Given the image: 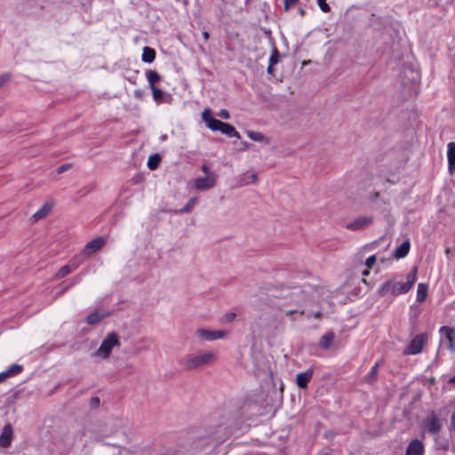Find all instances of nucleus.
<instances>
[{
	"label": "nucleus",
	"mask_w": 455,
	"mask_h": 455,
	"mask_svg": "<svg viewBox=\"0 0 455 455\" xmlns=\"http://www.w3.org/2000/svg\"><path fill=\"white\" fill-rule=\"evenodd\" d=\"M202 119L205 123L206 126L212 132H220L229 137L236 139L240 138L239 133L235 131L233 125L214 118L212 110L208 108H204L203 111Z\"/></svg>",
	"instance_id": "nucleus-1"
},
{
	"label": "nucleus",
	"mask_w": 455,
	"mask_h": 455,
	"mask_svg": "<svg viewBox=\"0 0 455 455\" xmlns=\"http://www.w3.org/2000/svg\"><path fill=\"white\" fill-rule=\"evenodd\" d=\"M120 346L119 336L116 333H108L101 341L100 347L95 351L94 356L100 359L109 357L112 350Z\"/></svg>",
	"instance_id": "nucleus-2"
},
{
	"label": "nucleus",
	"mask_w": 455,
	"mask_h": 455,
	"mask_svg": "<svg viewBox=\"0 0 455 455\" xmlns=\"http://www.w3.org/2000/svg\"><path fill=\"white\" fill-rule=\"evenodd\" d=\"M215 353L213 351H205L197 355H190L186 360V366L188 368H196L202 365L210 363L215 359Z\"/></svg>",
	"instance_id": "nucleus-3"
},
{
	"label": "nucleus",
	"mask_w": 455,
	"mask_h": 455,
	"mask_svg": "<svg viewBox=\"0 0 455 455\" xmlns=\"http://www.w3.org/2000/svg\"><path fill=\"white\" fill-rule=\"evenodd\" d=\"M217 180L216 174H208L207 176L198 177L190 181L194 189L208 190L215 187Z\"/></svg>",
	"instance_id": "nucleus-4"
},
{
	"label": "nucleus",
	"mask_w": 455,
	"mask_h": 455,
	"mask_svg": "<svg viewBox=\"0 0 455 455\" xmlns=\"http://www.w3.org/2000/svg\"><path fill=\"white\" fill-rule=\"evenodd\" d=\"M228 331L226 330H215L211 331L207 329H198L196 331V336L201 340L212 341L216 339H221L228 337Z\"/></svg>",
	"instance_id": "nucleus-5"
},
{
	"label": "nucleus",
	"mask_w": 455,
	"mask_h": 455,
	"mask_svg": "<svg viewBox=\"0 0 455 455\" xmlns=\"http://www.w3.org/2000/svg\"><path fill=\"white\" fill-rule=\"evenodd\" d=\"M427 339V336L424 333L416 335L411 339L409 345L404 349L403 353L405 355H417L420 353L423 349L424 345L426 344Z\"/></svg>",
	"instance_id": "nucleus-6"
},
{
	"label": "nucleus",
	"mask_w": 455,
	"mask_h": 455,
	"mask_svg": "<svg viewBox=\"0 0 455 455\" xmlns=\"http://www.w3.org/2000/svg\"><path fill=\"white\" fill-rule=\"evenodd\" d=\"M106 244V240L102 236H98L88 242L82 250V255L89 257L98 251L101 250Z\"/></svg>",
	"instance_id": "nucleus-7"
},
{
	"label": "nucleus",
	"mask_w": 455,
	"mask_h": 455,
	"mask_svg": "<svg viewBox=\"0 0 455 455\" xmlns=\"http://www.w3.org/2000/svg\"><path fill=\"white\" fill-rule=\"evenodd\" d=\"M403 74L404 79L407 80L408 82L418 83L421 77L419 63L417 61L412 62L408 68H403Z\"/></svg>",
	"instance_id": "nucleus-8"
},
{
	"label": "nucleus",
	"mask_w": 455,
	"mask_h": 455,
	"mask_svg": "<svg viewBox=\"0 0 455 455\" xmlns=\"http://www.w3.org/2000/svg\"><path fill=\"white\" fill-rule=\"evenodd\" d=\"M440 333L448 340V347L450 351L453 353L455 351V329L449 326H443L440 328Z\"/></svg>",
	"instance_id": "nucleus-9"
},
{
	"label": "nucleus",
	"mask_w": 455,
	"mask_h": 455,
	"mask_svg": "<svg viewBox=\"0 0 455 455\" xmlns=\"http://www.w3.org/2000/svg\"><path fill=\"white\" fill-rule=\"evenodd\" d=\"M110 313L103 308H98L90 315H88L86 318V322L89 324H95L104 318L108 317Z\"/></svg>",
	"instance_id": "nucleus-10"
},
{
	"label": "nucleus",
	"mask_w": 455,
	"mask_h": 455,
	"mask_svg": "<svg viewBox=\"0 0 455 455\" xmlns=\"http://www.w3.org/2000/svg\"><path fill=\"white\" fill-rule=\"evenodd\" d=\"M12 440V427L10 424L4 427L0 434V446L8 447Z\"/></svg>",
	"instance_id": "nucleus-11"
},
{
	"label": "nucleus",
	"mask_w": 455,
	"mask_h": 455,
	"mask_svg": "<svg viewBox=\"0 0 455 455\" xmlns=\"http://www.w3.org/2000/svg\"><path fill=\"white\" fill-rule=\"evenodd\" d=\"M448 172L452 174L455 172V142L447 144Z\"/></svg>",
	"instance_id": "nucleus-12"
},
{
	"label": "nucleus",
	"mask_w": 455,
	"mask_h": 455,
	"mask_svg": "<svg viewBox=\"0 0 455 455\" xmlns=\"http://www.w3.org/2000/svg\"><path fill=\"white\" fill-rule=\"evenodd\" d=\"M145 76L150 90L158 87L157 84L161 81V76L158 72L153 69H148L145 72Z\"/></svg>",
	"instance_id": "nucleus-13"
},
{
	"label": "nucleus",
	"mask_w": 455,
	"mask_h": 455,
	"mask_svg": "<svg viewBox=\"0 0 455 455\" xmlns=\"http://www.w3.org/2000/svg\"><path fill=\"white\" fill-rule=\"evenodd\" d=\"M417 273L418 269L417 267H413L411 271L407 275V281L406 283L400 284V293L402 292H407L413 286L417 280Z\"/></svg>",
	"instance_id": "nucleus-14"
},
{
	"label": "nucleus",
	"mask_w": 455,
	"mask_h": 455,
	"mask_svg": "<svg viewBox=\"0 0 455 455\" xmlns=\"http://www.w3.org/2000/svg\"><path fill=\"white\" fill-rule=\"evenodd\" d=\"M312 376L313 371L311 370H307L303 372H300L296 376V384L300 388H306L308 382L311 380Z\"/></svg>",
	"instance_id": "nucleus-15"
},
{
	"label": "nucleus",
	"mask_w": 455,
	"mask_h": 455,
	"mask_svg": "<svg viewBox=\"0 0 455 455\" xmlns=\"http://www.w3.org/2000/svg\"><path fill=\"white\" fill-rule=\"evenodd\" d=\"M152 97L156 105H160L164 102H168L169 99H171L170 95H167L162 89L159 87L153 88L151 90Z\"/></svg>",
	"instance_id": "nucleus-16"
},
{
	"label": "nucleus",
	"mask_w": 455,
	"mask_h": 455,
	"mask_svg": "<svg viewBox=\"0 0 455 455\" xmlns=\"http://www.w3.org/2000/svg\"><path fill=\"white\" fill-rule=\"evenodd\" d=\"M442 427V422L439 419H437L435 416L431 415L425 423V427L430 432V433H436L440 430Z\"/></svg>",
	"instance_id": "nucleus-17"
},
{
	"label": "nucleus",
	"mask_w": 455,
	"mask_h": 455,
	"mask_svg": "<svg viewBox=\"0 0 455 455\" xmlns=\"http://www.w3.org/2000/svg\"><path fill=\"white\" fill-rule=\"evenodd\" d=\"M424 447L421 442L418 440H413L410 443L406 455H423Z\"/></svg>",
	"instance_id": "nucleus-18"
},
{
	"label": "nucleus",
	"mask_w": 455,
	"mask_h": 455,
	"mask_svg": "<svg viewBox=\"0 0 455 455\" xmlns=\"http://www.w3.org/2000/svg\"><path fill=\"white\" fill-rule=\"evenodd\" d=\"M52 208V204L45 203L44 204L40 209H38L32 216V219L34 221H37L39 220H42L45 218L51 212Z\"/></svg>",
	"instance_id": "nucleus-19"
},
{
	"label": "nucleus",
	"mask_w": 455,
	"mask_h": 455,
	"mask_svg": "<svg viewBox=\"0 0 455 455\" xmlns=\"http://www.w3.org/2000/svg\"><path fill=\"white\" fill-rule=\"evenodd\" d=\"M428 285L425 283H420L417 287L416 300L418 302H423L427 296Z\"/></svg>",
	"instance_id": "nucleus-20"
},
{
	"label": "nucleus",
	"mask_w": 455,
	"mask_h": 455,
	"mask_svg": "<svg viewBox=\"0 0 455 455\" xmlns=\"http://www.w3.org/2000/svg\"><path fill=\"white\" fill-rule=\"evenodd\" d=\"M156 59V52L154 49L150 47H144L142 55H141V60L146 63H152Z\"/></svg>",
	"instance_id": "nucleus-21"
},
{
	"label": "nucleus",
	"mask_w": 455,
	"mask_h": 455,
	"mask_svg": "<svg viewBox=\"0 0 455 455\" xmlns=\"http://www.w3.org/2000/svg\"><path fill=\"white\" fill-rule=\"evenodd\" d=\"M334 340V333L328 332L323 335L320 339L319 345L324 349H328L331 347Z\"/></svg>",
	"instance_id": "nucleus-22"
},
{
	"label": "nucleus",
	"mask_w": 455,
	"mask_h": 455,
	"mask_svg": "<svg viewBox=\"0 0 455 455\" xmlns=\"http://www.w3.org/2000/svg\"><path fill=\"white\" fill-rule=\"evenodd\" d=\"M246 134L253 141L266 142V143L268 142V140H267L266 136L259 132L247 131Z\"/></svg>",
	"instance_id": "nucleus-23"
},
{
	"label": "nucleus",
	"mask_w": 455,
	"mask_h": 455,
	"mask_svg": "<svg viewBox=\"0 0 455 455\" xmlns=\"http://www.w3.org/2000/svg\"><path fill=\"white\" fill-rule=\"evenodd\" d=\"M160 161H161V158H160L159 155L155 154L148 157L147 165L149 170L153 171L158 167Z\"/></svg>",
	"instance_id": "nucleus-24"
},
{
	"label": "nucleus",
	"mask_w": 455,
	"mask_h": 455,
	"mask_svg": "<svg viewBox=\"0 0 455 455\" xmlns=\"http://www.w3.org/2000/svg\"><path fill=\"white\" fill-rule=\"evenodd\" d=\"M369 222L370 220H367L366 218H361L347 225V228L351 229H359L366 226Z\"/></svg>",
	"instance_id": "nucleus-25"
},
{
	"label": "nucleus",
	"mask_w": 455,
	"mask_h": 455,
	"mask_svg": "<svg viewBox=\"0 0 455 455\" xmlns=\"http://www.w3.org/2000/svg\"><path fill=\"white\" fill-rule=\"evenodd\" d=\"M235 317L236 314L235 312H227L221 316L220 322L222 323H231L235 319Z\"/></svg>",
	"instance_id": "nucleus-26"
},
{
	"label": "nucleus",
	"mask_w": 455,
	"mask_h": 455,
	"mask_svg": "<svg viewBox=\"0 0 455 455\" xmlns=\"http://www.w3.org/2000/svg\"><path fill=\"white\" fill-rule=\"evenodd\" d=\"M410 247L411 244L409 240H406L400 244V258H403L408 254Z\"/></svg>",
	"instance_id": "nucleus-27"
},
{
	"label": "nucleus",
	"mask_w": 455,
	"mask_h": 455,
	"mask_svg": "<svg viewBox=\"0 0 455 455\" xmlns=\"http://www.w3.org/2000/svg\"><path fill=\"white\" fill-rule=\"evenodd\" d=\"M72 271V267L68 265L63 266L57 274V278H61Z\"/></svg>",
	"instance_id": "nucleus-28"
},
{
	"label": "nucleus",
	"mask_w": 455,
	"mask_h": 455,
	"mask_svg": "<svg viewBox=\"0 0 455 455\" xmlns=\"http://www.w3.org/2000/svg\"><path fill=\"white\" fill-rule=\"evenodd\" d=\"M21 369L22 368L20 365L12 364L7 369V371L9 372L10 377H12V376H14V375H17L18 373H20L21 371Z\"/></svg>",
	"instance_id": "nucleus-29"
},
{
	"label": "nucleus",
	"mask_w": 455,
	"mask_h": 455,
	"mask_svg": "<svg viewBox=\"0 0 455 455\" xmlns=\"http://www.w3.org/2000/svg\"><path fill=\"white\" fill-rule=\"evenodd\" d=\"M197 199L196 197L190 198L188 202L187 203L186 206L182 210L183 212H190L193 207L196 204Z\"/></svg>",
	"instance_id": "nucleus-30"
},
{
	"label": "nucleus",
	"mask_w": 455,
	"mask_h": 455,
	"mask_svg": "<svg viewBox=\"0 0 455 455\" xmlns=\"http://www.w3.org/2000/svg\"><path fill=\"white\" fill-rule=\"evenodd\" d=\"M376 256L371 255L366 259L364 265L368 269H370L376 264Z\"/></svg>",
	"instance_id": "nucleus-31"
},
{
	"label": "nucleus",
	"mask_w": 455,
	"mask_h": 455,
	"mask_svg": "<svg viewBox=\"0 0 455 455\" xmlns=\"http://www.w3.org/2000/svg\"><path fill=\"white\" fill-rule=\"evenodd\" d=\"M257 179H258V177H257L256 173H249L245 178L244 184H246V185L253 184L256 182Z\"/></svg>",
	"instance_id": "nucleus-32"
},
{
	"label": "nucleus",
	"mask_w": 455,
	"mask_h": 455,
	"mask_svg": "<svg viewBox=\"0 0 455 455\" xmlns=\"http://www.w3.org/2000/svg\"><path fill=\"white\" fill-rule=\"evenodd\" d=\"M317 4L322 12H328L330 11V6L326 3V0H317Z\"/></svg>",
	"instance_id": "nucleus-33"
},
{
	"label": "nucleus",
	"mask_w": 455,
	"mask_h": 455,
	"mask_svg": "<svg viewBox=\"0 0 455 455\" xmlns=\"http://www.w3.org/2000/svg\"><path fill=\"white\" fill-rule=\"evenodd\" d=\"M279 61V56L276 50H274L272 55L269 58V65H275Z\"/></svg>",
	"instance_id": "nucleus-34"
},
{
	"label": "nucleus",
	"mask_w": 455,
	"mask_h": 455,
	"mask_svg": "<svg viewBox=\"0 0 455 455\" xmlns=\"http://www.w3.org/2000/svg\"><path fill=\"white\" fill-rule=\"evenodd\" d=\"M217 115H218V116H220L225 120H228L230 118V115H229L228 111L226 109L220 110Z\"/></svg>",
	"instance_id": "nucleus-35"
},
{
	"label": "nucleus",
	"mask_w": 455,
	"mask_h": 455,
	"mask_svg": "<svg viewBox=\"0 0 455 455\" xmlns=\"http://www.w3.org/2000/svg\"><path fill=\"white\" fill-rule=\"evenodd\" d=\"M298 0H284V7L286 10L293 6Z\"/></svg>",
	"instance_id": "nucleus-36"
},
{
	"label": "nucleus",
	"mask_w": 455,
	"mask_h": 455,
	"mask_svg": "<svg viewBox=\"0 0 455 455\" xmlns=\"http://www.w3.org/2000/svg\"><path fill=\"white\" fill-rule=\"evenodd\" d=\"M9 377H10V375H9V372H8L7 370L4 371L0 372V382L5 380Z\"/></svg>",
	"instance_id": "nucleus-37"
},
{
	"label": "nucleus",
	"mask_w": 455,
	"mask_h": 455,
	"mask_svg": "<svg viewBox=\"0 0 455 455\" xmlns=\"http://www.w3.org/2000/svg\"><path fill=\"white\" fill-rule=\"evenodd\" d=\"M202 171L204 172L205 176H207L208 174H215L210 170V168L207 165H203Z\"/></svg>",
	"instance_id": "nucleus-38"
},
{
	"label": "nucleus",
	"mask_w": 455,
	"mask_h": 455,
	"mask_svg": "<svg viewBox=\"0 0 455 455\" xmlns=\"http://www.w3.org/2000/svg\"><path fill=\"white\" fill-rule=\"evenodd\" d=\"M68 169H69V165L64 164L59 168L58 172L61 173V172L68 171Z\"/></svg>",
	"instance_id": "nucleus-39"
},
{
	"label": "nucleus",
	"mask_w": 455,
	"mask_h": 455,
	"mask_svg": "<svg viewBox=\"0 0 455 455\" xmlns=\"http://www.w3.org/2000/svg\"><path fill=\"white\" fill-rule=\"evenodd\" d=\"M134 95H135V97H136V98H138V99H141V98H142V95H143V92H142V91H140V90H136V91L134 92Z\"/></svg>",
	"instance_id": "nucleus-40"
},
{
	"label": "nucleus",
	"mask_w": 455,
	"mask_h": 455,
	"mask_svg": "<svg viewBox=\"0 0 455 455\" xmlns=\"http://www.w3.org/2000/svg\"><path fill=\"white\" fill-rule=\"evenodd\" d=\"M377 368H378V364H375V365L371 368V372H370V373H371V375L372 377H374V376L376 375V373H377Z\"/></svg>",
	"instance_id": "nucleus-41"
},
{
	"label": "nucleus",
	"mask_w": 455,
	"mask_h": 455,
	"mask_svg": "<svg viewBox=\"0 0 455 455\" xmlns=\"http://www.w3.org/2000/svg\"><path fill=\"white\" fill-rule=\"evenodd\" d=\"M6 80H7L6 77L0 76V89L4 86V84H5Z\"/></svg>",
	"instance_id": "nucleus-42"
},
{
	"label": "nucleus",
	"mask_w": 455,
	"mask_h": 455,
	"mask_svg": "<svg viewBox=\"0 0 455 455\" xmlns=\"http://www.w3.org/2000/svg\"><path fill=\"white\" fill-rule=\"evenodd\" d=\"M451 426L455 429V412L451 416Z\"/></svg>",
	"instance_id": "nucleus-43"
},
{
	"label": "nucleus",
	"mask_w": 455,
	"mask_h": 455,
	"mask_svg": "<svg viewBox=\"0 0 455 455\" xmlns=\"http://www.w3.org/2000/svg\"><path fill=\"white\" fill-rule=\"evenodd\" d=\"M242 145L243 149L249 148V144L247 142H243Z\"/></svg>",
	"instance_id": "nucleus-44"
},
{
	"label": "nucleus",
	"mask_w": 455,
	"mask_h": 455,
	"mask_svg": "<svg viewBox=\"0 0 455 455\" xmlns=\"http://www.w3.org/2000/svg\"><path fill=\"white\" fill-rule=\"evenodd\" d=\"M370 196H371V197H372V198H376V197L378 196V193L373 192V193H371V194L370 195Z\"/></svg>",
	"instance_id": "nucleus-45"
},
{
	"label": "nucleus",
	"mask_w": 455,
	"mask_h": 455,
	"mask_svg": "<svg viewBox=\"0 0 455 455\" xmlns=\"http://www.w3.org/2000/svg\"><path fill=\"white\" fill-rule=\"evenodd\" d=\"M362 274H363V276H366L369 274L368 269L363 270Z\"/></svg>",
	"instance_id": "nucleus-46"
},
{
	"label": "nucleus",
	"mask_w": 455,
	"mask_h": 455,
	"mask_svg": "<svg viewBox=\"0 0 455 455\" xmlns=\"http://www.w3.org/2000/svg\"><path fill=\"white\" fill-rule=\"evenodd\" d=\"M203 36H204V39H208L209 38V34L207 32H204L203 34Z\"/></svg>",
	"instance_id": "nucleus-47"
},
{
	"label": "nucleus",
	"mask_w": 455,
	"mask_h": 455,
	"mask_svg": "<svg viewBox=\"0 0 455 455\" xmlns=\"http://www.w3.org/2000/svg\"><path fill=\"white\" fill-rule=\"evenodd\" d=\"M394 255H395V256H396V257H398V248H395V249L394 250Z\"/></svg>",
	"instance_id": "nucleus-48"
},
{
	"label": "nucleus",
	"mask_w": 455,
	"mask_h": 455,
	"mask_svg": "<svg viewBox=\"0 0 455 455\" xmlns=\"http://www.w3.org/2000/svg\"><path fill=\"white\" fill-rule=\"evenodd\" d=\"M310 62V60H304L302 61V66H306Z\"/></svg>",
	"instance_id": "nucleus-49"
},
{
	"label": "nucleus",
	"mask_w": 455,
	"mask_h": 455,
	"mask_svg": "<svg viewBox=\"0 0 455 455\" xmlns=\"http://www.w3.org/2000/svg\"><path fill=\"white\" fill-rule=\"evenodd\" d=\"M267 72L270 74L272 73V66H270V65L268 66Z\"/></svg>",
	"instance_id": "nucleus-50"
},
{
	"label": "nucleus",
	"mask_w": 455,
	"mask_h": 455,
	"mask_svg": "<svg viewBox=\"0 0 455 455\" xmlns=\"http://www.w3.org/2000/svg\"><path fill=\"white\" fill-rule=\"evenodd\" d=\"M450 382H451V383H455V376H454V377H452V378L450 379Z\"/></svg>",
	"instance_id": "nucleus-51"
}]
</instances>
